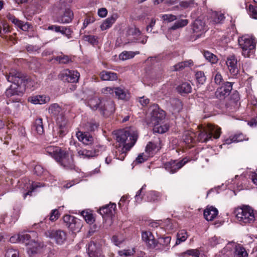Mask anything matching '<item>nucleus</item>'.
<instances>
[{"label":"nucleus","instance_id":"nucleus-34","mask_svg":"<svg viewBox=\"0 0 257 257\" xmlns=\"http://www.w3.org/2000/svg\"><path fill=\"white\" fill-rule=\"evenodd\" d=\"M233 253V257H248V256L245 248L239 244L235 245Z\"/></svg>","mask_w":257,"mask_h":257},{"label":"nucleus","instance_id":"nucleus-45","mask_svg":"<svg viewBox=\"0 0 257 257\" xmlns=\"http://www.w3.org/2000/svg\"><path fill=\"white\" fill-rule=\"evenodd\" d=\"M187 238L188 234L186 230H181L179 231L177 234V239L175 244H179L181 242L185 241Z\"/></svg>","mask_w":257,"mask_h":257},{"label":"nucleus","instance_id":"nucleus-4","mask_svg":"<svg viewBox=\"0 0 257 257\" xmlns=\"http://www.w3.org/2000/svg\"><path fill=\"white\" fill-rule=\"evenodd\" d=\"M197 140L200 142H207L212 137L214 139L219 138L221 134V128L217 126L208 124L206 126H198Z\"/></svg>","mask_w":257,"mask_h":257},{"label":"nucleus","instance_id":"nucleus-54","mask_svg":"<svg viewBox=\"0 0 257 257\" xmlns=\"http://www.w3.org/2000/svg\"><path fill=\"white\" fill-rule=\"evenodd\" d=\"M248 14L252 18L257 19V7L249 5L248 6Z\"/></svg>","mask_w":257,"mask_h":257},{"label":"nucleus","instance_id":"nucleus-36","mask_svg":"<svg viewBox=\"0 0 257 257\" xmlns=\"http://www.w3.org/2000/svg\"><path fill=\"white\" fill-rule=\"evenodd\" d=\"M189 21L187 19H181L176 21L173 25L168 29V32H171L172 30L182 28L188 25Z\"/></svg>","mask_w":257,"mask_h":257},{"label":"nucleus","instance_id":"nucleus-17","mask_svg":"<svg viewBox=\"0 0 257 257\" xmlns=\"http://www.w3.org/2000/svg\"><path fill=\"white\" fill-rule=\"evenodd\" d=\"M240 100L239 94L237 91H234L227 99L225 106L230 109H235L238 108L239 101Z\"/></svg>","mask_w":257,"mask_h":257},{"label":"nucleus","instance_id":"nucleus-62","mask_svg":"<svg viewBox=\"0 0 257 257\" xmlns=\"http://www.w3.org/2000/svg\"><path fill=\"white\" fill-rule=\"evenodd\" d=\"M149 157H150L148 156V154L142 153L138 156L136 160L138 163H142L147 160Z\"/></svg>","mask_w":257,"mask_h":257},{"label":"nucleus","instance_id":"nucleus-38","mask_svg":"<svg viewBox=\"0 0 257 257\" xmlns=\"http://www.w3.org/2000/svg\"><path fill=\"white\" fill-rule=\"evenodd\" d=\"M102 99L97 97L91 98L88 101V105L94 110H100V106L101 103Z\"/></svg>","mask_w":257,"mask_h":257},{"label":"nucleus","instance_id":"nucleus-9","mask_svg":"<svg viewBox=\"0 0 257 257\" xmlns=\"http://www.w3.org/2000/svg\"><path fill=\"white\" fill-rule=\"evenodd\" d=\"M115 110V104L113 100L102 99L99 111L103 116H108L113 113Z\"/></svg>","mask_w":257,"mask_h":257},{"label":"nucleus","instance_id":"nucleus-22","mask_svg":"<svg viewBox=\"0 0 257 257\" xmlns=\"http://www.w3.org/2000/svg\"><path fill=\"white\" fill-rule=\"evenodd\" d=\"M142 238L143 241H144L147 246L150 249H154V244L156 242V239L154 238L152 233L150 231H143L142 233Z\"/></svg>","mask_w":257,"mask_h":257},{"label":"nucleus","instance_id":"nucleus-12","mask_svg":"<svg viewBox=\"0 0 257 257\" xmlns=\"http://www.w3.org/2000/svg\"><path fill=\"white\" fill-rule=\"evenodd\" d=\"M233 83L229 82H224L220 87H218L215 93L216 97L219 99H224L228 96L232 89Z\"/></svg>","mask_w":257,"mask_h":257},{"label":"nucleus","instance_id":"nucleus-57","mask_svg":"<svg viewBox=\"0 0 257 257\" xmlns=\"http://www.w3.org/2000/svg\"><path fill=\"white\" fill-rule=\"evenodd\" d=\"M98 123L94 120H91L86 124V127L88 131L92 132L97 129Z\"/></svg>","mask_w":257,"mask_h":257},{"label":"nucleus","instance_id":"nucleus-33","mask_svg":"<svg viewBox=\"0 0 257 257\" xmlns=\"http://www.w3.org/2000/svg\"><path fill=\"white\" fill-rule=\"evenodd\" d=\"M58 126L59 131L58 133L59 134L60 137H63L66 132V125L67 124V120L66 118H63L62 116L57 118V122Z\"/></svg>","mask_w":257,"mask_h":257},{"label":"nucleus","instance_id":"nucleus-6","mask_svg":"<svg viewBox=\"0 0 257 257\" xmlns=\"http://www.w3.org/2000/svg\"><path fill=\"white\" fill-rule=\"evenodd\" d=\"M45 235L54 240L58 244H63L67 239V234L64 230L61 229H49L45 232Z\"/></svg>","mask_w":257,"mask_h":257},{"label":"nucleus","instance_id":"nucleus-32","mask_svg":"<svg viewBox=\"0 0 257 257\" xmlns=\"http://www.w3.org/2000/svg\"><path fill=\"white\" fill-rule=\"evenodd\" d=\"M100 77L103 81H114L117 79L116 73L107 71H102L100 73Z\"/></svg>","mask_w":257,"mask_h":257},{"label":"nucleus","instance_id":"nucleus-1","mask_svg":"<svg viewBox=\"0 0 257 257\" xmlns=\"http://www.w3.org/2000/svg\"><path fill=\"white\" fill-rule=\"evenodd\" d=\"M115 148L114 157L123 161L127 153L135 144L138 137V132L130 127L118 130L115 134Z\"/></svg>","mask_w":257,"mask_h":257},{"label":"nucleus","instance_id":"nucleus-40","mask_svg":"<svg viewBox=\"0 0 257 257\" xmlns=\"http://www.w3.org/2000/svg\"><path fill=\"white\" fill-rule=\"evenodd\" d=\"M192 87L189 83H183L177 87V90L179 93L183 94H187L191 92Z\"/></svg>","mask_w":257,"mask_h":257},{"label":"nucleus","instance_id":"nucleus-55","mask_svg":"<svg viewBox=\"0 0 257 257\" xmlns=\"http://www.w3.org/2000/svg\"><path fill=\"white\" fill-rule=\"evenodd\" d=\"M6 257H19V251L13 248H8L5 254Z\"/></svg>","mask_w":257,"mask_h":257},{"label":"nucleus","instance_id":"nucleus-51","mask_svg":"<svg viewBox=\"0 0 257 257\" xmlns=\"http://www.w3.org/2000/svg\"><path fill=\"white\" fill-rule=\"evenodd\" d=\"M135 55V53L133 52L124 51L119 55L120 60H125L133 58Z\"/></svg>","mask_w":257,"mask_h":257},{"label":"nucleus","instance_id":"nucleus-20","mask_svg":"<svg viewBox=\"0 0 257 257\" xmlns=\"http://www.w3.org/2000/svg\"><path fill=\"white\" fill-rule=\"evenodd\" d=\"M28 245V253L30 256L39 252L43 247V244L38 241L31 240L29 243L26 242Z\"/></svg>","mask_w":257,"mask_h":257},{"label":"nucleus","instance_id":"nucleus-43","mask_svg":"<svg viewBox=\"0 0 257 257\" xmlns=\"http://www.w3.org/2000/svg\"><path fill=\"white\" fill-rule=\"evenodd\" d=\"M193 64V62L191 60L179 62L173 66V68H174L173 70L174 71H180V70L183 69L185 67H190V66H192Z\"/></svg>","mask_w":257,"mask_h":257},{"label":"nucleus","instance_id":"nucleus-58","mask_svg":"<svg viewBox=\"0 0 257 257\" xmlns=\"http://www.w3.org/2000/svg\"><path fill=\"white\" fill-rule=\"evenodd\" d=\"M31 235L29 234L25 233L20 234L17 236V239H19V241L24 243L29 241Z\"/></svg>","mask_w":257,"mask_h":257},{"label":"nucleus","instance_id":"nucleus-46","mask_svg":"<svg viewBox=\"0 0 257 257\" xmlns=\"http://www.w3.org/2000/svg\"><path fill=\"white\" fill-rule=\"evenodd\" d=\"M203 55L206 60L212 64H216L218 62L217 57L208 51H205Z\"/></svg>","mask_w":257,"mask_h":257},{"label":"nucleus","instance_id":"nucleus-47","mask_svg":"<svg viewBox=\"0 0 257 257\" xmlns=\"http://www.w3.org/2000/svg\"><path fill=\"white\" fill-rule=\"evenodd\" d=\"M196 135L193 132L186 131L183 136V140L186 144H190L195 141Z\"/></svg>","mask_w":257,"mask_h":257},{"label":"nucleus","instance_id":"nucleus-21","mask_svg":"<svg viewBox=\"0 0 257 257\" xmlns=\"http://www.w3.org/2000/svg\"><path fill=\"white\" fill-rule=\"evenodd\" d=\"M73 18V13L70 9H66L63 13L57 18V21L62 24L69 23Z\"/></svg>","mask_w":257,"mask_h":257},{"label":"nucleus","instance_id":"nucleus-29","mask_svg":"<svg viewBox=\"0 0 257 257\" xmlns=\"http://www.w3.org/2000/svg\"><path fill=\"white\" fill-rule=\"evenodd\" d=\"M45 150L47 153L53 157L56 160L60 155V153L63 151L59 147L52 146L47 147Z\"/></svg>","mask_w":257,"mask_h":257},{"label":"nucleus","instance_id":"nucleus-13","mask_svg":"<svg viewBox=\"0 0 257 257\" xmlns=\"http://www.w3.org/2000/svg\"><path fill=\"white\" fill-rule=\"evenodd\" d=\"M192 30L196 37L199 38L207 31L205 22L199 19L195 20L192 24Z\"/></svg>","mask_w":257,"mask_h":257},{"label":"nucleus","instance_id":"nucleus-14","mask_svg":"<svg viewBox=\"0 0 257 257\" xmlns=\"http://www.w3.org/2000/svg\"><path fill=\"white\" fill-rule=\"evenodd\" d=\"M101 244L93 241H91L88 246L89 257H104L101 252Z\"/></svg>","mask_w":257,"mask_h":257},{"label":"nucleus","instance_id":"nucleus-42","mask_svg":"<svg viewBox=\"0 0 257 257\" xmlns=\"http://www.w3.org/2000/svg\"><path fill=\"white\" fill-rule=\"evenodd\" d=\"M53 59L57 61L59 64H67L72 61L70 56L63 54L59 56H54Z\"/></svg>","mask_w":257,"mask_h":257},{"label":"nucleus","instance_id":"nucleus-15","mask_svg":"<svg viewBox=\"0 0 257 257\" xmlns=\"http://www.w3.org/2000/svg\"><path fill=\"white\" fill-rule=\"evenodd\" d=\"M116 204L115 203H110L100 208L99 212L102 216L103 218L112 219L115 213V209Z\"/></svg>","mask_w":257,"mask_h":257},{"label":"nucleus","instance_id":"nucleus-48","mask_svg":"<svg viewBox=\"0 0 257 257\" xmlns=\"http://www.w3.org/2000/svg\"><path fill=\"white\" fill-rule=\"evenodd\" d=\"M115 21V19L113 16L107 18L100 26L101 30L104 31L110 28Z\"/></svg>","mask_w":257,"mask_h":257},{"label":"nucleus","instance_id":"nucleus-30","mask_svg":"<svg viewBox=\"0 0 257 257\" xmlns=\"http://www.w3.org/2000/svg\"><path fill=\"white\" fill-rule=\"evenodd\" d=\"M197 4L194 0H186L180 2L179 5L175 8H180L181 10H190L195 8Z\"/></svg>","mask_w":257,"mask_h":257},{"label":"nucleus","instance_id":"nucleus-28","mask_svg":"<svg viewBox=\"0 0 257 257\" xmlns=\"http://www.w3.org/2000/svg\"><path fill=\"white\" fill-rule=\"evenodd\" d=\"M29 101L35 104H42L50 101V98L44 95H36L30 97Z\"/></svg>","mask_w":257,"mask_h":257},{"label":"nucleus","instance_id":"nucleus-61","mask_svg":"<svg viewBox=\"0 0 257 257\" xmlns=\"http://www.w3.org/2000/svg\"><path fill=\"white\" fill-rule=\"evenodd\" d=\"M7 18L8 19L11 21L13 24H14L17 26H18L19 25L21 24V21L17 19L14 15L9 14L7 16Z\"/></svg>","mask_w":257,"mask_h":257},{"label":"nucleus","instance_id":"nucleus-60","mask_svg":"<svg viewBox=\"0 0 257 257\" xmlns=\"http://www.w3.org/2000/svg\"><path fill=\"white\" fill-rule=\"evenodd\" d=\"M83 40L92 45H94L97 43L95 36L92 35H85L83 37Z\"/></svg>","mask_w":257,"mask_h":257},{"label":"nucleus","instance_id":"nucleus-35","mask_svg":"<svg viewBox=\"0 0 257 257\" xmlns=\"http://www.w3.org/2000/svg\"><path fill=\"white\" fill-rule=\"evenodd\" d=\"M161 194L156 191H150L147 194V199L149 202L159 201L161 199Z\"/></svg>","mask_w":257,"mask_h":257},{"label":"nucleus","instance_id":"nucleus-18","mask_svg":"<svg viewBox=\"0 0 257 257\" xmlns=\"http://www.w3.org/2000/svg\"><path fill=\"white\" fill-rule=\"evenodd\" d=\"M171 241V237L166 236L159 237L157 240H156L154 246L156 249L160 250H167L169 249V244Z\"/></svg>","mask_w":257,"mask_h":257},{"label":"nucleus","instance_id":"nucleus-52","mask_svg":"<svg viewBox=\"0 0 257 257\" xmlns=\"http://www.w3.org/2000/svg\"><path fill=\"white\" fill-rule=\"evenodd\" d=\"M197 81L199 83L203 84L206 81V76L203 71H198L195 74Z\"/></svg>","mask_w":257,"mask_h":257},{"label":"nucleus","instance_id":"nucleus-10","mask_svg":"<svg viewBox=\"0 0 257 257\" xmlns=\"http://www.w3.org/2000/svg\"><path fill=\"white\" fill-rule=\"evenodd\" d=\"M56 161L66 169L73 170L75 169V166L73 158L64 151L60 153V155Z\"/></svg>","mask_w":257,"mask_h":257},{"label":"nucleus","instance_id":"nucleus-16","mask_svg":"<svg viewBox=\"0 0 257 257\" xmlns=\"http://www.w3.org/2000/svg\"><path fill=\"white\" fill-rule=\"evenodd\" d=\"M161 148V141L158 139L156 142H150L146 147L145 153L148 156L153 157Z\"/></svg>","mask_w":257,"mask_h":257},{"label":"nucleus","instance_id":"nucleus-25","mask_svg":"<svg viewBox=\"0 0 257 257\" xmlns=\"http://www.w3.org/2000/svg\"><path fill=\"white\" fill-rule=\"evenodd\" d=\"M49 112L52 117H54L57 122V118L61 116L63 118H65L62 111L61 107L57 103H53L50 105L49 107Z\"/></svg>","mask_w":257,"mask_h":257},{"label":"nucleus","instance_id":"nucleus-59","mask_svg":"<svg viewBox=\"0 0 257 257\" xmlns=\"http://www.w3.org/2000/svg\"><path fill=\"white\" fill-rule=\"evenodd\" d=\"M146 186L144 185L137 193V194L135 196L136 201L138 202H140L143 198V197L144 195L143 190L145 188Z\"/></svg>","mask_w":257,"mask_h":257},{"label":"nucleus","instance_id":"nucleus-23","mask_svg":"<svg viewBox=\"0 0 257 257\" xmlns=\"http://www.w3.org/2000/svg\"><path fill=\"white\" fill-rule=\"evenodd\" d=\"M151 115V121L153 124H155L156 123H159V121L165 117V112L159 108H156L152 110Z\"/></svg>","mask_w":257,"mask_h":257},{"label":"nucleus","instance_id":"nucleus-50","mask_svg":"<svg viewBox=\"0 0 257 257\" xmlns=\"http://www.w3.org/2000/svg\"><path fill=\"white\" fill-rule=\"evenodd\" d=\"M213 76L214 81L216 84L220 85L224 83L223 77L219 72L214 71L213 72Z\"/></svg>","mask_w":257,"mask_h":257},{"label":"nucleus","instance_id":"nucleus-3","mask_svg":"<svg viewBox=\"0 0 257 257\" xmlns=\"http://www.w3.org/2000/svg\"><path fill=\"white\" fill-rule=\"evenodd\" d=\"M7 79L9 82L13 83L5 92L8 97H11L14 95H21L22 92L20 91V85L22 84L24 80L23 74L15 69H12L9 75H6Z\"/></svg>","mask_w":257,"mask_h":257},{"label":"nucleus","instance_id":"nucleus-27","mask_svg":"<svg viewBox=\"0 0 257 257\" xmlns=\"http://www.w3.org/2000/svg\"><path fill=\"white\" fill-rule=\"evenodd\" d=\"M76 135L78 140L86 145H89L93 143L94 139L93 137L88 134H83L79 132Z\"/></svg>","mask_w":257,"mask_h":257},{"label":"nucleus","instance_id":"nucleus-44","mask_svg":"<svg viewBox=\"0 0 257 257\" xmlns=\"http://www.w3.org/2000/svg\"><path fill=\"white\" fill-rule=\"evenodd\" d=\"M245 139V136H244L242 134L239 133L234 135L229 139H226L225 140V143L229 144L232 142H241Z\"/></svg>","mask_w":257,"mask_h":257},{"label":"nucleus","instance_id":"nucleus-37","mask_svg":"<svg viewBox=\"0 0 257 257\" xmlns=\"http://www.w3.org/2000/svg\"><path fill=\"white\" fill-rule=\"evenodd\" d=\"M63 221L65 225L69 228L73 229L76 223V220L74 216L70 215H65L63 217Z\"/></svg>","mask_w":257,"mask_h":257},{"label":"nucleus","instance_id":"nucleus-64","mask_svg":"<svg viewBox=\"0 0 257 257\" xmlns=\"http://www.w3.org/2000/svg\"><path fill=\"white\" fill-rule=\"evenodd\" d=\"M61 28L62 29H61V31H60L59 33H61L62 34L65 35L68 38H69L72 33L70 29L69 28L63 26H62Z\"/></svg>","mask_w":257,"mask_h":257},{"label":"nucleus","instance_id":"nucleus-24","mask_svg":"<svg viewBox=\"0 0 257 257\" xmlns=\"http://www.w3.org/2000/svg\"><path fill=\"white\" fill-rule=\"evenodd\" d=\"M77 154L79 157L82 159H90L98 155V150H89L84 149H78Z\"/></svg>","mask_w":257,"mask_h":257},{"label":"nucleus","instance_id":"nucleus-56","mask_svg":"<svg viewBox=\"0 0 257 257\" xmlns=\"http://www.w3.org/2000/svg\"><path fill=\"white\" fill-rule=\"evenodd\" d=\"M162 19L164 21L172 22L177 19V17L172 14H165L162 15Z\"/></svg>","mask_w":257,"mask_h":257},{"label":"nucleus","instance_id":"nucleus-41","mask_svg":"<svg viewBox=\"0 0 257 257\" xmlns=\"http://www.w3.org/2000/svg\"><path fill=\"white\" fill-rule=\"evenodd\" d=\"M33 128V130L35 131L38 134H43L44 133V127L43 120L41 118H39L35 120Z\"/></svg>","mask_w":257,"mask_h":257},{"label":"nucleus","instance_id":"nucleus-26","mask_svg":"<svg viewBox=\"0 0 257 257\" xmlns=\"http://www.w3.org/2000/svg\"><path fill=\"white\" fill-rule=\"evenodd\" d=\"M218 211L212 206L207 207L204 211V218L207 221L213 220L217 215Z\"/></svg>","mask_w":257,"mask_h":257},{"label":"nucleus","instance_id":"nucleus-31","mask_svg":"<svg viewBox=\"0 0 257 257\" xmlns=\"http://www.w3.org/2000/svg\"><path fill=\"white\" fill-rule=\"evenodd\" d=\"M182 257H205L204 254L200 252L198 249H190L181 252L180 255Z\"/></svg>","mask_w":257,"mask_h":257},{"label":"nucleus","instance_id":"nucleus-5","mask_svg":"<svg viewBox=\"0 0 257 257\" xmlns=\"http://www.w3.org/2000/svg\"><path fill=\"white\" fill-rule=\"evenodd\" d=\"M256 41L254 38L242 36L238 39V44L242 49V55L249 58L255 52Z\"/></svg>","mask_w":257,"mask_h":257},{"label":"nucleus","instance_id":"nucleus-2","mask_svg":"<svg viewBox=\"0 0 257 257\" xmlns=\"http://www.w3.org/2000/svg\"><path fill=\"white\" fill-rule=\"evenodd\" d=\"M237 220L242 225H251L257 221V213L249 205H242L234 209Z\"/></svg>","mask_w":257,"mask_h":257},{"label":"nucleus","instance_id":"nucleus-63","mask_svg":"<svg viewBox=\"0 0 257 257\" xmlns=\"http://www.w3.org/2000/svg\"><path fill=\"white\" fill-rule=\"evenodd\" d=\"M59 215L58 210L54 209L52 211L49 219L52 221H55L59 217Z\"/></svg>","mask_w":257,"mask_h":257},{"label":"nucleus","instance_id":"nucleus-11","mask_svg":"<svg viewBox=\"0 0 257 257\" xmlns=\"http://www.w3.org/2000/svg\"><path fill=\"white\" fill-rule=\"evenodd\" d=\"M237 62V58L234 55H229L226 58V65L230 73L233 76H236L239 72Z\"/></svg>","mask_w":257,"mask_h":257},{"label":"nucleus","instance_id":"nucleus-8","mask_svg":"<svg viewBox=\"0 0 257 257\" xmlns=\"http://www.w3.org/2000/svg\"><path fill=\"white\" fill-rule=\"evenodd\" d=\"M79 77L80 74L77 71L69 69L64 70L59 75L61 80L70 83L78 82Z\"/></svg>","mask_w":257,"mask_h":257},{"label":"nucleus","instance_id":"nucleus-39","mask_svg":"<svg viewBox=\"0 0 257 257\" xmlns=\"http://www.w3.org/2000/svg\"><path fill=\"white\" fill-rule=\"evenodd\" d=\"M114 92L115 95L118 99L122 100H127L130 97L129 94L124 89L120 87H116L114 88Z\"/></svg>","mask_w":257,"mask_h":257},{"label":"nucleus","instance_id":"nucleus-19","mask_svg":"<svg viewBox=\"0 0 257 257\" xmlns=\"http://www.w3.org/2000/svg\"><path fill=\"white\" fill-rule=\"evenodd\" d=\"M225 18L224 14L221 12L214 11L210 13L208 20L210 24L215 25L222 24L224 22Z\"/></svg>","mask_w":257,"mask_h":257},{"label":"nucleus","instance_id":"nucleus-7","mask_svg":"<svg viewBox=\"0 0 257 257\" xmlns=\"http://www.w3.org/2000/svg\"><path fill=\"white\" fill-rule=\"evenodd\" d=\"M189 160L186 158L180 161L171 160L164 164L165 169L171 173L174 174L181 169Z\"/></svg>","mask_w":257,"mask_h":257},{"label":"nucleus","instance_id":"nucleus-53","mask_svg":"<svg viewBox=\"0 0 257 257\" xmlns=\"http://www.w3.org/2000/svg\"><path fill=\"white\" fill-rule=\"evenodd\" d=\"M81 214L88 223L91 224L94 221V218L92 214L87 211H83Z\"/></svg>","mask_w":257,"mask_h":257},{"label":"nucleus","instance_id":"nucleus-49","mask_svg":"<svg viewBox=\"0 0 257 257\" xmlns=\"http://www.w3.org/2000/svg\"><path fill=\"white\" fill-rule=\"evenodd\" d=\"M168 128L169 125L167 124L159 125L158 123H156L155 124H154L153 132L154 133L163 134L166 132L168 131Z\"/></svg>","mask_w":257,"mask_h":257}]
</instances>
